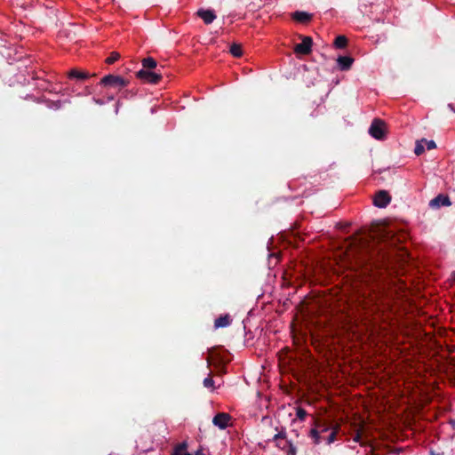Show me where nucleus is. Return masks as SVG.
Listing matches in <instances>:
<instances>
[{
	"mask_svg": "<svg viewBox=\"0 0 455 455\" xmlns=\"http://www.w3.org/2000/svg\"><path fill=\"white\" fill-rule=\"evenodd\" d=\"M402 238L388 227H380L370 237L361 238L347 252L348 267L361 275L377 278L378 273L388 268L396 253L403 259L407 255L400 243Z\"/></svg>",
	"mask_w": 455,
	"mask_h": 455,
	"instance_id": "nucleus-1",
	"label": "nucleus"
},
{
	"mask_svg": "<svg viewBox=\"0 0 455 455\" xmlns=\"http://www.w3.org/2000/svg\"><path fill=\"white\" fill-rule=\"evenodd\" d=\"M100 84L106 87L121 90L129 84V81L119 76L108 75L101 78Z\"/></svg>",
	"mask_w": 455,
	"mask_h": 455,
	"instance_id": "nucleus-2",
	"label": "nucleus"
},
{
	"mask_svg": "<svg viewBox=\"0 0 455 455\" xmlns=\"http://www.w3.org/2000/svg\"><path fill=\"white\" fill-rule=\"evenodd\" d=\"M136 76L145 83L151 84H157L162 79V74L159 69L157 71L140 69L136 73Z\"/></svg>",
	"mask_w": 455,
	"mask_h": 455,
	"instance_id": "nucleus-3",
	"label": "nucleus"
},
{
	"mask_svg": "<svg viewBox=\"0 0 455 455\" xmlns=\"http://www.w3.org/2000/svg\"><path fill=\"white\" fill-rule=\"evenodd\" d=\"M369 133L376 140H383L386 136V124L384 121L375 118L371 124Z\"/></svg>",
	"mask_w": 455,
	"mask_h": 455,
	"instance_id": "nucleus-4",
	"label": "nucleus"
},
{
	"mask_svg": "<svg viewBox=\"0 0 455 455\" xmlns=\"http://www.w3.org/2000/svg\"><path fill=\"white\" fill-rule=\"evenodd\" d=\"M300 44L294 46V52L297 54L307 55L312 52L313 40L310 36H300Z\"/></svg>",
	"mask_w": 455,
	"mask_h": 455,
	"instance_id": "nucleus-5",
	"label": "nucleus"
},
{
	"mask_svg": "<svg viewBox=\"0 0 455 455\" xmlns=\"http://www.w3.org/2000/svg\"><path fill=\"white\" fill-rule=\"evenodd\" d=\"M390 201L391 196L388 192L386 190H379L374 196L373 204L379 208H385L389 204Z\"/></svg>",
	"mask_w": 455,
	"mask_h": 455,
	"instance_id": "nucleus-6",
	"label": "nucleus"
},
{
	"mask_svg": "<svg viewBox=\"0 0 455 455\" xmlns=\"http://www.w3.org/2000/svg\"><path fill=\"white\" fill-rule=\"evenodd\" d=\"M231 417L225 412L217 413L212 419L213 425L219 427L220 429H225L228 426Z\"/></svg>",
	"mask_w": 455,
	"mask_h": 455,
	"instance_id": "nucleus-7",
	"label": "nucleus"
},
{
	"mask_svg": "<svg viewBox=\"0 0 455 455\" xmlns=\"http://www.w3.org/2000/svg\"><path fill=\"white\" fill-rule=\"evenodd\" d=\"M451 202L448 196L443 194L438 195L429 202L431 208H439L440 206H450Z\"/></svg>",
	"mask_w": 455,
	"mask_h": 455,
	"instance_id": "nucleus-8",
	"label": "nucleus"
},
{
	"mask_svg": "<svg viewBox=\"0 0 455 455\" xmlns=\"http://www.w3.org/2000/svg\"><path fill=\"white\" fill-rule=\"evenodd\" d=\"M196 14L204 20L206 25L212 23L216 19V15L212 10L199 9Z\"/></svg>",
	"mask_w": 455,
	"mask_h": 455,
	"instance_id": "nucleus-9",
	"label": "nucleus"
},
{
	"mask_svg": "<svg viewBox=\"0 0 455 455\" xmlns=\"http://www.w3.org/2000/svg\"><path fill=\"white\" fill-rule=\"evenodd\" d=\"M292 19L299 23H307L312 18L313 14L303 11H296L291 14Z\"/></svg>",
	"mask_w": 455,
	"mask_h": 455,
	"instance_id": "nucleus-10",
	"label": "nucleus"
},
{
	"mask_svg": "<svg viewBox=\"0 0 455 455\" xmlns=\"http://www.w3.org/2000/svg\"><path fill=\"white\" fill-rule=\"evenodd\" d=\"M337 62H338L339 68L340 70L346 71V70L350 69V68L354 62V59L350 56H339L337 59Z\"/></svg>",
	"mask_w": 455,
	"mask_h": 455,
	"instance_id": "nucleus-11",
	"label": "nucleus"
},
{
	"mask_svg": "<svg viewBox=\"0 0 455 455\" xmlns=\"http://www.w3.org/2000/svg\"><path fill=\"white\" fill-rule=\"evenodd\" d=\"M230 323H231V319H230L229 315H220V317L215 319L214 327L216 329L224 328V327L229 326Z\"/></svg>",
	"mask_w": 455,
	"mask_h": 455,
	"instance_id": "nucleus-12",
	"label": "nucleus"
},
{
	"mask_svg": "<svg viewBox=\"0 0 455 455\" xmlns=\"http://www.w3.org/2000/svg\"><path fill=\"white\" fill-rule=\"evenodd\" d=\"M187 449H188V443L186 442L178 443L173 448L172 455H192L187 451Z\"/></svg>",
	"mask_w": 455,
	"mask_h": 455,
	"instance_id": "nucleus-13",
	"label": "nucleus"
},
{
	"mask_svg": "<svg viewBox=\"0 0 455 455\" xmlns=\"http://www.w3.org/2000/svg\"><path fill=\"white\" fill-rule=\"evenodd\" d=\"M141 63H142V67H143L142 69H145V70L152 71V69H155L157 68V62L152 57H148V58L143 59Z\"/></svg>",
	"mask_w": 455,
	"mask_h": 455,
	"instance_id": "nucleus-14",
	"label": "nucleus"
},
{
	"mask_svg": "<svg viewBox=\"0 0 455 455\" xmlns=\"http://www.w3.org/2000/svg\"><path fill=\"white\" fill-rule=\"evenodd\" d=\"M68 76L70 78H77L81 80H84L90 76L89 73L84 71H80L77 69H71L68 73Z\"/></svg>",
	"mask_w": 455,
	"mask_h": 455,
	"instance_id": "nucleus-15",
	"label": "nucleus"
},
{
	"mask_svg": "<svg viewBox=\"0 0 455 455\" xmlns=\"http://www.w3.org/2000/svg\"><path fill=\"white\" fill-rule=\"evenodd\" d=\"M279 439H286V431L284 429H282L281 431H279L277 434H275L272 440L273 441H275L276 442V446L281 449V450H284L285 449V445H282L278 440Z\"/></svg>",
	"mask_w": 455,
	"mask_h": 455,
	"instance_id": "nucleus-16",
	"label": "nucleus"
},
{
	"mask_svg": "<svg viewBox=\"0 0 455 455\" xmlns=\"http://www.w3.org/2000/svg\"><path fill=\"white\" fill-rule=\"evenodd\" d=\"M229 52L235 58L243 55L242 45L239 44H233L230 45Z\"/></svg>",
	"mask_w": 455,
	"mask_h": 455,
	"instance_id": "nucleus-17",
	"label": "nucleus"
},
{
	"mask_svg": "<svg viewBox=\"0 0 455 455\" xmlns=\"http://www.w3.org/2000/svg\"><path fill=\"white\" fill-rule=\"evenodd\" d=\"M347 44V38L345 36H338L334 40V45L336 48L343 49Z\"/></svg>",
	"mask_w": 455,
	"mask_h": 455,
	"instance_id": "nucleus-18",
	"label": "nucleus"
},
{
	"mask_svg": "<svg viewBox=\"0 0 455 455\" xmlns=\"http://www.w3.org/2000/svg\"><path fill=\"white\" fill-rule=\"evenodd\" d=\"M120 58V54L116 52H112L110 53V55L106 59V63L108 64H113L115 63L116 60H118Z\"/></svg>",
	"mask_w": 455,
	"mask_h": 455,
	"instance_id": "nucleus-19",
	"label": "nucleus"
},
{
	"mask_svg": "<svg viewBox=\"0 0 455 455\" xmlns=\"http://www.w3.org/2000/svg\"><path fill=\"white\" fill-rule=\"evenodd\" d=\"M310 436L314 439L315 444L320 443V434L316 429L313 428L310 430Z\"/></svg>",
	"mask_w": 455,
	"mask_h": 455,
	"instance_id": "nucleus-20",
	"label": "nucleus"
},
{
	"mask_svg": "<svg viewBox=\"0 0 455 455\" xmlns=\"http://www.w3.org/2000/svg\"><path fill=\"white\" fill-rule=\"evenodd\" d=\"M286 443L288 444L289 446V449L287 451V454L288 455H296L297 454V449L296 447L292 444V443L291 441H286Z\"/></svg>",
	"mask_w": 455,
	"mask_h": 455,
	"instance_id": "nucleus-21",
	"label": "nucleus"
},
{
	"mask_svg": "<svg viewBox=\"0 0 455 455\" xmlns=\"http://www.w3.org/2000/svg\"><path fill=\"white\" fill-rule=\"evenodd\" d=\"M204 386L206 388H213L214 387V381L211 377H207L204 379Z\"/></svg>",
	"mask_w": 455,
	"mask_h": 455,
	"instance_id": "nucleus-22",
	"label": "nucleus"
},
{
	"mask_svg": "<svg viewBox=\"0 0 455 455\" xmlns=\"http://www.w3.org/2000/svg\"><path fill=\"white\" fill-rule=\"evenodd\" d=\"M296 415L300 420H303L305 419V417L307 416V411L303 408L298 407Z\"/></svg>",
	"mask_w": 455,
	"mask_h": 455,
	"instance_id": "nucleus-23",
	"label": "nucleus"
},
{
	"mask_svg": "<svg viewBox=\"0 0 455 455\" xmlns=\"http://www.w3.org/2000/svg\"><path fill=\"white\" fill-rule=\"evenodd\" d=\"M424 151H425L424 146L421 144V142L418 141L416 144L415 149H414V153L417 156H420Z\"/></svg>",
	"mask_w": 455,
	"mask_h": 455,
	"instance_id": "nucleus-24",
	"label": "nucleus"
},
{
	"mask_svg": "<svg viewBox=\"0 0 455 455\" xmlns=\"http://www.w3.org/2000/svg\"><path fill=\"white\" fill-rule=\"evenodd\" d=\"M421 142H425L426 145H427V148L428 150H431V149H434L436 148V144L434 140H422Z\"/></svg>",
	"mask_w": 455,
	"mask_h": 455,
	"instance_id": "nucleus-25",
	"label": "nucleus"
},
{
	"mask_svg": "<svg viewBox=\"0 0 455 455\" xmlns=\"http://www.w3.org/2000/svg\"><path fill=\"white\" fill-rule=\"evenodd\" d=\"M335 439H336V432H335V431H332V432L329 435V436H328V438H327V443L330 444V443H333V442L335 441Z\"/></svg>",
	"mask_w": 455,
	"mask_h": 455,
	"instance_id": "nucleus-26",
	"label": "nucleus"
},
{
	"mask_svg": "<svg viewBox=\"0 0 455 455\" xmlns=\"http://www.w3.org/2000/svg\"><path fill=\"white\" fill-rule=\"evenodd\" d=\"M448 108L455 113V107L452 104H448Z\"/></svg>",
	"mask_w": 455,
	"mask_h": 455,
	"instance_id": "nucleus-27",
	"label": "nucleus"
},
{
	"mask_svg": "<svg viewBox=\"0 0 455 455\" xmlns=\"http://www.w3.org/2000/svg\"><path fill=\"white\" fill-rule=\"evenodd\" d=\"M430 455H443V453L435 452L434 451H431Z\"/></svg>",
	"mask_w": 455,
	"mask_h": 455,
	"instance_id": "nucleus-28",
	"label": "nucleus"
},
{
	"mask_svg": "<svg viewBox=\"0 0 455 455\" xmlns=\"http://www.w3.org/2000/svg\"><path fill=\"white\" fill-rule=\"evenodd\" d=\"M196 455H205L204 453V451L202 450H198L196 452Z\"/></svg>",
	"mask_w": 455,
	"mask_h": 455,
	"instance_id": "nucleus-29",
	"label": "nucleus"
}]
</instances>
